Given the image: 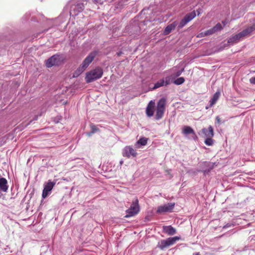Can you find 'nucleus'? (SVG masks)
Listing matches in <instances>:
<instances>
[{"label": "nucleus", "mask_w": 255, "mask_h": 255, "mask_svg": "<svg viewBox=\"0 0 255 255\" xmlns=\"http://www.w3.org/2000/svg\"><path fill=\"white\" fill-rule=\"evenodd\" d=\"M103 70L102 68L97 67L89 72L86 73L85 80L87 83H91L102 77Z\"/></svg>", "instance_id": "1"}, {"label": "nucleus", "mask_w": 255, "mask_h": 255, "mask_svg": "<svg viewBox=\"0 0 255 255\" xmlns=\"http://www.w3.org/2000/svg\"><path fill=\"white\" fill-rule=\"evenodd\" d=\"M98 52L94 51L91 52L84 59L82 63L79 66L78 69L75 72V74L78 76L81 74L89 66L95 57L97 56Z\"/></svg>", "instance_id": "2"}, {"label": "nucleus", "mask_w": 255, "mask_h": 255, "mask_svg": "<svg viewBox=\"0 0 255 255\" xmlns=\"http://www.w3.org/2000/svg\"><path fill=\"white\" fill-rule=\"evenodd\" d=\"M251 32H252V29L249 28V27H248L247 28H246V29H244V30H243L242 31L240 32V33L230 37L228 39V43L231 45L236 44V43L239 42L241 40L243 39L244 37L247 36Z\"/></svg>", "instance_id": "3"}, {"label": "nucleus", "mask_w": 255, "mask_h": 255, "mask_svg": "<svg viewBox=\"0 0 255 255\" xmlns=\"http://www.w3.org/2000/svg\"><path fill=\"white\" fill-rule=\"evenodd\" d=\"M180 238L179 237H174L168 238L166 240H162L158 242L157 247L161 250H164L169 247L174 245L176 241H178Z\"/></svg>", "instance_id": "4"}, {"label": "nucleus", "mask_w": 255, "mask_h": 255, "mask_svg": "<svg viewBox=\"0 0 255 255\" xmlns=\"http://www.w3.org/2000/svg\"><path fill=\"white\" fill-rule=\"evenodd\" d=\"M139 211V206L138 205V201L136 199L135 201L132 202L130 207L129 209H127L126 211V215L125 218H129L133 217L137 214Z\"/></svg>", "instance_id": "5"}, {"label": "nucleus", "mask_w": 255, "mask_h": 255, "mask_svg": "<svg viewBox=\"0 0 255 255\" xmlns=\"http://www.w3.org/2000/svg\"><path fill=\"white\" fill-rule=\"evenodd\" d=\"M63 60V57L60 55L55 54L46 60L45 65L48 68L58 66L61 64Z\"/></svg>", "instance_id": "6"}, {"label": "nucleus", "mask_w": 255, "mask_h": 255, "mask_svg": "<svg viewBox=\"0 0 255 255\" xmlns=\"http://www.w3.org/2000/svg\"><path fill=\"white\" fill-rule=\"evenodd\" d=\"M165 102L166 100L164 98H161L158 102L156 110V120H159L163 117L164 112L165 111Z\"/></svg>", "instance_id": "7"}, {"label": "nucleus", "mask_w": 255, "mask_h": 255, "mask_svg": "<svg viewBox=\"0 0 255 255\" xmlns=\"http://www.w3.org/2000/svg\"><path fill=\"white\" fill-rule=\"evenodd\" d=\"M196 16L195 11L187 13L181 21L177 24V28L180 29L185 26L189 22L191 21Z\"/></svg>", "instance_id": "8"}, {"label": "nucleus", "mask_w": 255, "mask_h": 255, "mask_svg": "<svg viewBox=\"0 0 255 255\" xmlns=\"http://www.w3.org/2000/svg\"><path fill=\"white\" fill-rule=\"evenodd\" d=\"M175 204L169 203L157 207L156 212L159 214H162L166 212H170L174 207Z\"/></svg>", "instance_id": "9"}, {"label": "nucleus", "mask_w": 255, "mask_h": 255, "mask_svg": "<svg viewBox=\"0 0 255 255\" xmlns=\"http://www.w3.org/2000/svg\"><path fill=\"white\" fill-rule=\"evenodd\" d=\"M55 184V182H52L50 180H49L47 183L44 184L42 195L43 198H45L50 194L51 191L52 190Z\"/></svg>", "instance_id": "10"}, {"label": "nucleus", "mask_w": 255, "mask_h": 255, "mask_svg": "<svg viewBox=\"0 0 255 255\" xmlns=\"http://www.w3.org/2000/svg\"><path fill=\"white\" fill-rule=\"evenodd\" d=\"M137 153L136 150L130 146H126L123 151V155L129 158L130 156H136Z\"/></svg>", "instance_id": "11"}, {"label": "nucleus", "mask_w": 255, "mask_h": 255, "mask_svg": "<svg viewBox=\"0 0 255 255\" xmlns=\"http://www.w3.org/2000/svg\"><path fill=\"white\" fill-rule=\"evenodd\" d=\"M84 8L83 3L80 2L73 5L70 10V14L72 15H76L79 12H81Z\"/></svg>", "instance_id": "12"}, {"label": "nucleus", "mask_w": 255, "mask_h": 255, "mask_svg": "<svg viewBox=\"0 0 255 255\" xmlns=\"http://www.w3.org/2000/svg\"><path fill=\"white\" fill-rule=\"evenodd\" d=\"M171 78L170 77H166L165 78V81L164 79H161L156 82L153 88V89H156L163 86H167L170 83Z\"/></svg>", "instance_id": "13"}, {"label": "nucleus", "mask_w": 255, "mask_h": 255, "mask_svg": "<svg viewBox=\"0 0 255 255\" xmlns=\"http://www.w3.org/2000/svg\"><path fill=\"white\" fill-rule=\"evenodd\" d=\"M154 105L155 103L152 101L149 103L146 109V113L148 117H151L153 115Z\"/></svg>", "instance_id": "14"}, {"label": "nucleus", "mask_w": 255, "mask_h": 255, "mask_svg": "<svg viewBox=\"0 0 255 255\" xmlns=\"http://www.w3.org/2000/svg\"><path fill=\"white\" fill-rule=\"evenodd\" d=\"M178 22L177 21H174L172 23L168 25L165 28L164 31V35L169 34L172 30L174 29L176 26H177Z\"/></svg>", "instance_id": "15"}, {"label": "nucleus", "mask_w": 255, "mask_h": 255, "mask_svg": "<svg viewBox=\"0 0 255 255\" xmlns=\"http://www.w3.org/2000/svg\"><path fill=\"white\" fill-rule=\"evenodd\" d=\"M223 29V26L220 23H218L212 28L209 29V33L210 35H212L214 33H217L221 31Z\"/></svg>", "instance_id": "16"}, {"label": "nucleus", "mask_w": 255, "mask_h": 255, "mask_svg": "<svg viewBox=\"0 0 255 255\" xmlns=\"http://www.w3.org/2000/svg\"><path fill=\"white\" fill-rule=\"evenodd\" d=\"M7 181L4 178H0V191L6 192L8 189Z\"/></svg>", "instance_id": "17"}, {"label": "nucleus", "mask_w": 255, "mask_h": 255, "mask_svg": "<svg viewBox=\"0 0 255 255\" xmlns=\"http://www.w3.org/2000/svg\"><path fill=\"white\" fill-rule=\"evenodd\" d=\"M163 230L164 233L169 236L173 235L176 233V229L171 226H163Z\"/></svg>", "instance_id": "18"}, {"label": "nucleus", "mask_w": 255, "mask_h": 255, "mask_svg": "<svg viewBox=\"0 0 255 255\" xmlns=\"http://www.w3.org/2000/svg\"><path fill=\"white\" fill-rule=\"evenodd\" d=\"M202 132L207 137H212L214 135L213 128L211 126L209 127L208 129L203 128Z\"/></svg>", "instance_id": "19"}, {"label": "nucleus", "mask_w": 255, "mask_h": 255, "mask_svg": "<svg viewBox=\"0 0 255 255\" xmlns=\"http://www.w3.org/2000/svg\"><path fill=\"white\" fill-rule=\"evenodd\" d=\"M220 95V92L218 91L216 92L213 96L212 98L211 99V100L209 101L210 103V107H212L217 102V101L218 100L219 97Z\"/></svg>", "instance_id": "20"}, {"label": "nucleus", "mask_w": 255, "mask_h": 255, "mask_svg": "<svg viewBox=\"0 0 255 255\" xmlns=\"http://www.w3.org/2000/svg\"><path fill=\"white\" fill-rule=\"evenodd\" d=\"M182 133L185 135H187L189 134H192L195 136H196L194 130L189 126H185L183 128Z\"/></svg>", "instance_id": "21"}, {"label": "nucleus", "mask_w": 255, "mask_h": 255, "mask_svg": "<svg viewBox=\"0 0 255 255\" xmlns=\"http://www.w3.org/2000/svg\"><path fill=\"white\" fill-rule=\"evenodd\" d=\"M147 138L146 137L140 138L135 144V146L137 148H140V145H145L147 144Z\"/></svg>", "instance_id": "22"}, {"label": "nucleus", "mask_w": 255, "mask_h": 255, "mask_svg": "<svg viewBox=\"0 0 255 255\" xmlns=\"http://www.w3.org/2000/svg\"><path fill=\"white\" fill-rule=\"evenodd\" d=\"M184 68H182L181 70H178L175 72L174 73L172 74L171 76H169L171 78V80L174 78L179 76L181 74V73L184 71Z\"/></svg>", "instance_id": "23"}, {"label": "nucleus", "mask_w": 255, "mask_h": 255, "mask_svg": "<svg viewBox=\"0 0 255 255\" xmlns=\"http://www.w3.org/2000/svg\"><path fill=\"white\" fill-rule=\"evenodd\" d=\"M185 81L183 77H179L174 81L173 83L176 85H179L183 84Z\"/></svg>", "instance_id": "24"}, {"label": "nucleus", "mask_w": 255, "mask_h": 255, "mask_svg": "<svg viewBox=\"0 0 255 255\" xmlns=\"http://www.w3.org/2000/svg\"><path fill=\"white\" fill-rule=\"evenodd\" d=\"M209 29L207 30H206L205 31L202 32L198 34L197 37L199 38H202L204 36H207V35H210V34H209Z\"/></svg>", "instance_id": "25"}, {"label": "nucleus", "mask_w": 255, "mask_h": 255, "mask_svg": "<svg viewBox=\"0 0 255 255\" xmlns=\"http://www.w3.org/2000/svg\"><path fill=\"white\" fill-rule=\"evenodd\" d=\"M91 132H90L88 134L89 135H90L91 134H93V133L97 132L99 130V128H97V127L94 125H91Z\"/></svg>", "instance_id": "26"}, {"label": "nucleus", "mask_w": 255, "mask_h": 255, "mask_svg": "<svg viewBox=\"0 0 255 255\" xmlns=\"http://www.w3.org/2000/svg\"><path fill=\"white\" fill-rule=\"evenodd\" d=\"M205 143L207 145H212L213 143V140L212 139V137H207V138L205 140Z\"/></svg>", "instance_id": "27"}, {"label": "nucleus", "mask_w": 255, "mask_h": 255, "mask_svg": "<svg viewBox=\"0 0 255 255\" xmlns=\"http://www.w3.org/2000/svg\"><path fill=\"white\" fill-rule=\"evenodd\" d=\"M221 123L220 118L219 116H217L216 118V123L215 124H220Z\"/></svg>", "instance_id": "28"}, {"label": "nucleus", "mask_w": 255, "mask_h": 255, "mask_svg": "<svg viewBox=\"0 0 255 255\" xmlns=\"http://www.w3.org/2000/svg\"><path fill=\"white\" fill-rule=\"evenodd\" d=\"M250 82L253 84H255V77H252L250 79Z\"/></svg>", "instance_id": "29"}, {"label": "nucleus", "mask_w": 255, "mask_h": 255, "mask_svg": "<svg viewBox=\"0 0 255 255\" xmlns=\"http://www.w3.org/2000/svg\"><path fill=\"white\" fill-rule=\"evenodd\" d=\"M228 20L227 19L224 20L222 21V23L223 24L222 26L223 27L228 23Z\"/></svg>", "instance_id": "30"}, {"label": "nucleus", "mask_w": 255, "mask_h": 255, "mask_svg": "<svg viewBox=\"0 0 255 255\" xmlns=\"http://www.w3.org/2000/svg\"><path fill=\"white\" fill-rule=\"evenodd\" d=\"M249 28L252 29V32L255 29V23H254L252 26L249 27Z\"/></svg>", "instance_id": "31"}, {"label": "nucleus", "mask_w": 255, "mask_h": 255, "mask_svg": "<svg viewBox=\"0 0 255 255\" xmlns=\"http://www.w3.org/2000/svg\"><path fill=\"white\" fill-rule=\"evenodd\" d=\"M230 226H231V225L228 224L226 225L224 227V228H228V227H230Z\"/></svg>", "instance_id": "32"}, {"label": "nucleus", "mask_w": 255, "mask_h": 255, "mask_svg": "<svg viewBox=\"0 0 255 255\" xmlns=\"http://www.w3.org/2000/svg\"><path fill=\"white\" fill-rule=\"evenodd\" d=\"M195 255H200L199 253H196L195 254Z\"/></svg>", "instance_id": "33"}, {"label": "nucleus", "mask_w": 255, "mask_h": 255, "mask_svg": "<svg viewBox=\"0 0 255 255\" xmlns=\"http://www.w3.org/2000/svg\"><path fill=\"white\" fill-rule=\"evenodd\" d=\"M123 161H120V164H123Z\"/></svg>", "instance_id": "34"}, {"label": "nucleus", "mask_w": 255, "mask_h": 255, "mask_svg": "<svg viewBox=\"0 0 255 255\" xmlns=\"http://www.w3.org/2000/svg\"><path fill=\"white\" fill-rule=\"evenodd\" d=\"M121 54V53H119L118 54V56H120Z\"/></svg>", "instance_id": "35"}, {"label": "nucleus", "mask_w": 255, "mask_h": 255, "mask_svg": "<svg viewBox=\"0 0 255 255\" xmlns=\"http://www.w3.org/2000/svg\"><path fill=\"white\" fill-rule=\"evenodd\" d=\"M41 1H42L43 0H40Z\"/></svg>", "instance_id": "36"}]
</instances>
